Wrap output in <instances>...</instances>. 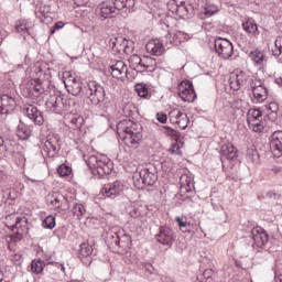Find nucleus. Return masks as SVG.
Listing matches in <instances>:
<instances>
[{
    "label": "nucleus",
    "mask_w": 282,
    "mask_h": 282,
    "mask_svg": "<svg viewBox=\"0 0 282 282\" xmlns=\"http://www.w3.org/2000/svg\"><path fill=\"white\" fill-rule=\"evenodd\" d=\"M117 133L120 140L132 149H137L142 140V133L138 131V123L126 119L117 124Z\"/></svg>",
    "instance_id": "nucleus-1"
},
{
    "label": "nucleus",
    "mask_w": 282,
    "mask_h": 282,
    "mask_svg": "<svg viewBox=\"0 0 282 282\" xmlns=\"http://www.w3.org/2000/svg\"><path fill=\"white\" fill-rule=\"evenodd\" d=\"M87 166L95 176L105 177V175L111 173V161L102 154L90 155L87 159Z\"/></svg>",
    "instance_id": "nucleus-2"
},
{
    "label": "nucleus",
    "mask_w": 282,
    "mask_h": 282,
    "mask_svg": "<svg viewBox=\"0 0 282 282\" xmlns=\"http://www.w3.org/2000/svg\"><path fill=\"white\" fill-rule=\"evenodd\" d=\"M249 89L252 93V102L254 105H261V102L268 100V88H265L263 80L257 77L251 78L249 82Z\"/></svg>",
    "instance_id": "nucleus-3"
},
{
    "label": "nucleus",
    "mask_w": 282,
    "mask_h": 282,
    "mask_svg": "<svg viewBox=\"0 0 282 282\" xmlns=\"http://www.w3.org/2000/svg\"><path fill=\"white\" fill-rule=\"evenodd\" d=\"M134 186L138 189L144 188V186H153L158 182V175L150 172L148 169H143L140 172H135L132 176Z\"/></svg>",
    "instance_id": "nucleus-4"
},
{
    "label": "nucleus",
    "mask_w": 282,
    "mask_h": 282,
    "mask_svg": "<svg viewBox=\"0 0 282 282\" xmlns=\"http://www.w3.org/2000/svg\"><path fill=\"white\" fill-rule=\"evenodd\" d=\"M131 69L134 72H147V69H153L155 67V59L153 57L139 55H131L129 58Z\"/></svg>",
    "instance_id": "nucleus-5"
},
{
    "label": "nucleus",
    "mask_w": 282,
    "mask_h": 282,
    "mask_svg": "<svg viewBox=\"0 0 282 282\" xmlns=\"http://www.w3.org/2000/svg\"><path fill=\"white\" fill-rule=\"evenodd\" d=\"M247 121L249 129H252L256 133H261L265 127V122L263 121V115L259 109H249L247 113Z\"/></svg>",
    "instance_id": "nucleus-6"
},
{
    "label": "nucleus",
    "mask_w": 282,
    "mask_h": 282,
    "mask_svg": "<svg viewBox=\"0 0 282 282\" xmlns=\"http://www.w3.org/2000/svg\"><path fill=\"white\" fill-rule=\"evenodd\" d=\"M63 83L72 96H80V91H83V83L76 79L72 72L66 70L63 73Z\"/></svg>",
    "instance_id": "nucleus-7"
},
{
    "label": "nucleus",
    "mask_w": 282,
    "mask_h": 282,
    "mask_svg": "<svg viewBox=\"0 0 282 282\" xmlns=\"http://www.w3.org/2000/svg\"><path fill=\"white\" fill-rule=\"evenodd\" d=\"M177 94L184 102H194L195 98H197L195 87H193V82L188 79H185L178 84Z\"/></svg>",
    "instance_id": "nucleus-8"
},
{
    "label": "nucleus",
    "mask_w": 282,
    "mask_h": 282,
    "mask_svg": "<svg viewBox=\"0 0 282 282\" xmlns=\"http://www.w3.org/2000/svg\"><path fill=\"white\" fill-rule=\"evenodd\" d=\"M46 202L54 210H68L69 200L58 192L51 193L46 196Z\"/></svg>",
    "instance_id": "nucleus-9"
},
{
    "label": "nucleus",
    "mask_w": 282,
    "mask_h": 282,
    "mask_svg": "<svg viewBox=\"0 0 282 282\" xmlns=\"http://www.w3.org/2000/svg\"><path fill=\"white\" fill-rule=\"evenodd\" d=\"M96 14L101 21L113 19L115 14H118V8L113 2L106 0L97 6Z\"/></svg>",
    "instance_id": "nucleus-10"
},
{
    "label": "nucleus",
    "mask_w": 282,
    "mask_h": 282,
    "mask_svg": "<svg viewBox=\"0 0 282 282\" xmlns=\"http://www.w3.org/2000/svg\"><path fill=\"white\" fill-rule=\"evenodd\" d=\"M88 98L91 105H100V102H105V87L96 82H89Z\"/></svg>",
    "instance_id": "nucleus-11"
},
{
    "label": "nucleus",
    "mask_w": 282,
    "mask_h": 282,
    "mask_svg": "<svg viewBox=\"0 0 282 282\" xmlns=\"http://www.w3.org/2000/svg\"><path fill=\"white\" fill-rule=\"evenodd\" d=\"M250 80V73L243 70H235L230 73L229 76V86L234 91H239L246 83Z\"/></svg>",
    "instance_id": "nucleus-12"
},
{
    "label": "nucleus",
    "mask_w": 282,
    "mask_h": 282,
    "mask_svg": "<svg viewBox=\"0 0 282 282\" xmlns=\"http://www.w3.org/2000/svg\"><path fill=\"white\" fill-rule=\"evenodd\" d=\"M215 50L217 54L220 56V58L228 59L230 56H232L235 50L232 47V43L228 41L227 39L219 37L215 40Z\"/></svg>",
    "instance_id": "nucleus-13"
},
{
    "label": "nucleus",
    "mask_w": 282,
    "mask_h": 282,
    "mask_svg": "<svg viewBox=\"0 0 282 282\" xmlns=\"http://www.w3.org/2000/svg\"><path fill=\"white\" fill-rule=\"evenodd\" d=\"M31 89H34L36 94H41L43 91V80H41V77L43 76V68L41 67V62L35 63L31 70Z\"/></svg>",
    "instance_id": "nucleus-14"
},
{
    "label": "nucleus",
    "mask_w": 282,
    "mask_h": 282,
    "mask_svg": "<svg viewBox=\"0 0 282 282\" xmlns=\"http://www.w3.org/2000/svg\"><path fill=\"white\" fill-rule=\"evenodd\" d=\"M251 239L253 241L252 248L259 250L261 248H265V243H268V234L263 228L256 227L251 230Z\"/></svg>",
    "instance_id": "nucleus-15"
},
{
    "label": "nucleus",
    "mask_w": 282,
    "mask_h": 282,
    "mask_svg": "<svg viewBox=\"0 0 282 282\" xmlns=\"http://www.w3.org/2000/svg\"><path fill=\"white\" fill-rule=\"evenodd\" d=\"M122 191H124V184H122L120 181H116L115 183L104 185L101 188V195H104V197H111V199H113L118 197Z\"/></svg>",
    "instance_id": "nucleus-16"
},
{
    "label": "nucleus",
    "mask_w": 282,
    "mask_h": 282,
    "mask_svg": "<svg viewBox=\"0 0 282 282\" xmlns=\"http://www.w3.org/2000/svg\"><path fill=\"white\" fill-rule=\"evenodd\" d=\"M156 241L163 246H172L175 239V232L171 227H161L159 234L155 235Z\"/></svg>",
    "instance_id": "nucleus-17"
},
{
    "label": "nucleus",
    "mask_w": 282,
    "mask_h": 282,
    "mask_svg": "<svg viewBox=\"0 0 282 282\" xmlns=\"http://www.w3.org/2000/svg\"><path fill=\"white\" fill-rule=\"evenodd\" d=\"M108 239H111V246L119 248H129V243H131V238L122 232H108Z\"/></svg>",
    "instance_id": "nucleus-18"
},
{
    "label": "nucleus",
    "mask_w": 282,
    "mask_h": 282,
    "mask_svg": "<svg viewBox=\"0 0 282 282\" xmlns=\"http://www.w3.org/2000/svg\"><path fill=\"white\" fill-rule=\"evenodd\" d=\"M170 121L172 124H177L180 129H186V127H188V116L178 109H174L170 112Z\"/></svg>",
    "instance_id": "nucleus-19"
},
{
    "label": "nucleus",
    "mask_w": 282,
    "mask_h": 282,
    "mask_svg": "<svg viewBox=\"0 0 282 282\" xmlns=\"http://www.w3.org/2000/svg\"><path fill=\"white\" fill-rule=\"evenodd\" d=\"M128 72L129 67H127V64L122 61H118L111 66V76L112 78H117V80H124Z\"/></svg>",
    "instance_id": "nucleus-20"
},
{
    "label": "nucleus",
    "mask_w": 282,
    "mask_h": 282,
    "mask_svg": "<svg viewBox=\"0 0 282 282\" xmlns=\"http://www.w3.org/2000/svg\"><path fill=\"white\" fill-rule=\"evenodd\" d=\"M25 115L34 124H37L41 127L43 122H45V119H43V113L40 112L39 108H36L34 105H29L24 109Z\"/></svg>",
    "instance_id": "nucleus-21"
},
{
    "label": "nucleus",
    "mask_w": 282,
    "mask_h": 282,
    "mask_svg": "<svg viewBox=\"0 0 282 282\" xmlns=\"http://www.w3.org/2000/svg\"><path fill=\"white\" fill-rule=\"evenodd\" d=\"M270 149L273 155H275V158H281L282 155V131L281 130H278L272 134Z\"/></svg>",
    "instance_id": "nucleus-22"
},
{
    "label": "nucleus",
    "mask_w": 282,
    "mask_h": 282,
    "mask_svg": "<svg viewBox=\"0 0 282 282\" xmlns=\"http://www.w3.org/2000/svg\"><path fill=\"white\" fill-rule=\"evenodd\" d=\"M94 252V247L87 242H83L79 246L78 257L85 263V265H89L91 263V253Z\"/></svg>",
    "instance_id": "nucleus-23"
},
{
    "label": "nucleus",
    "mask_w": 282,
    "mask_h": 282,
    "mask_svg": "<svg viewBox=\"0 0 282 282\" xmlns=\"http://www.w3.org/2000/svg\"><path fill=\"white\" fill-rule=\"evenodd\" d=\"M239 151H237V148L232 145V143L224 144L220 149V158L221 160H230L235 161L238 158Z\"/></svg>",
    "instance_id": "nucleus-24"
},
{
    "label": "nucleus",
    "mask_w": 282,
    "mask_h": 282,
    "mask_svg": "<svg viewBox=\"0 0 282 282\" xmlns=\"http://www.w3.org/2000/svg\"><path fill=\"white\" fill-rule=\"evenodd\" d=\"M145 50L152 56H162L164 54V44L160 40H151L145 44Z\"/></svg>",
    "instance_id": "nucleus-25"
},
{
    "label": "nucleus",
    "mask_w": 282,
    "mask_h": 282,
    "mask_svg": "<svg viewBox=\"0 0 282 282\" xmlns=\"http://www.w3.org/2000/svg\"><path fill=\"white\" fill-rule=\"evenodd\" d=\"M0 107L2 109V113H11V111L17 107V100L10 95H2L0 96Z\"/></svg>",
    "instance_id": "nucleus-26"
},
{
    "label": "nucleus",
    "mask_w": 282,
    "mask_h": 282,
    "mask_svg": "<svg viewBox=\"0 0 282 282\" xmlns=\"http://www.w3.org/2000/svg\"><path fill=\"white\" fill-rule=\"evenodd\" d=\"M34 28V23H32V21L30 20H19L15 24V30L18 34H21V36H23V39H25L26 36H30V32L32 31V29Z\"/></svg>",
    "instance_id": "nucleus-27"
},
{
    "label": "nucleus",
    "mask_w": 282,
    "mask_h": 282,
    "mask_svg": "<svg viewBox=\"0 0 282 282\" xmlns=\"http://www.w3.org/2000/svg\"><path fill=\"white\" fill-rule=\"evenodd\" d=\"M249 58H251V61H252L253 65H256V67H263L265 61H268L265 58V53H263V51H259V50H254V51L250 52Z\"/></svg>",
    "instance_id": "nucleus-28"
},
{
    "label": "nucleus",
    "mask_w": 282,
    "mask_h": 282,
    "mask_svg": "<svg viewBox=\"0 0 282 282\" xmlns=\"http://www.w3.org/2000/svg\"><path fill=\"white\" fill-rule=\"evenodd\" d=\"M181 188L185 191V193H192L193 188H195V183H193V176L188 174H183L180 178Z\"/></svg>",
    "instance_id": "nucleus-29"
},
{
    "label": "nucleus",
    "mask_w": 282,
    "mask_h": 282,
    "mask_svg": "<svg viewBox=\"0 0 282 282\" xmlns=\"http://www.w3.org/2000/svg\"><path fill=\"white\" fill-rule=\"evenodd\" d=\"M242 29L247 34H251V36H259V25H257L253 20H247L242 23Z\"/></svg>",
    "instance_id": "nucleus-30"
},
{
    "label": "nucleus",
    "mask_w": 282,
    "mask_h": 282,
    "mask_svg": "<svg viewBox=\"0 0 282 282\" xmlns=\"http://www.w3.org/2000/svg\"><path fill=\"white\" fill-rule=\"evenodd\" d=\"M170 36V43H173L174 45H180V43H184V41H188V34L182 31H176L169 34Z\"/></svg>",
    "instance_id": "nucleus-31"
},
{
    "label": "nucleus",
    "mask_w": 282,
    "mask_h": 282,
    "mask_svg": "<svg viewBox=\"0 0 282 282\" xmlns=\"http://www.w3.org/2000/svg\"><path fill=\"white\" fill-rule=\"evenodd\" d=\"M17 135L18 138H20V140H28L30 135H32V130L30 129V127L21 123L18 126Z\"/></svg>",
    "instance_id": "nucleus-32"
},
{
    "label": "nucleus",
    "mask_w": 282,
    "mask_h": 282,
    "mask_svg": "<svg viewBox=\"0 0 282 282\" xmlns=\"http://www.w3.org/2000/svg\"><path fill=\"white\" fill-rule=\"evenodd\" d=\"M269 50L273 56H281L282 53V37H276L274 43L269 44Z\"/></svg>",
    "instance_id": "nucleus-33"
},
{
    "label": "nucleus",
    "mask_w": 282,
    "mask_h": 282,
    "mask_svg": "<svg viewBox=\"0 0 282 282\" xmlns=\"http://www.w3.org/2000/svg\"><path fill=\"white\" fill-rule=\"evenodd\" d=\"M7 219H14L15 220V224L11 225V228H12V230H14V228L17 230H19L18 231V239H21L23 237V232H22L23 225L22 224L25 220H23V218H18L17 216H9Z\"/></svg>",
    "instance_id": "nucleus-34"
},
{
    "label": "nucleus",
    "mask_w": 282,
    "mask_h": 282,
    "mask_svg": "<svg viewBox=\"0 0 282 282\" xmlns=\"http://www.w3.org/2000/svg\"><path fill=\"white\" fill-rule=\"evenodd\" d=\"M113 6H116L118 11L124 8L131 9L135 6V0H115Z\"/></svg>",
    "instance_id": "nucleus-35"
},
{
    "label": "nucleus",
    "mask_w": 282,
    "mask_h": 282,
    "mask_svg": "<svg viewBox=\"0 0 282 282\" xmlns=\"http://www.w3.org/2000/svg\"><path fill=\"white\" fill-rule=\"evenodd\" d=\"M44 268H45V262L41 260H33L31 262V272H33V274H41Z\"/></svg>",
    "instance_id": "nucleus-36"
},
{
    "label": "nucleus",
    "mask_w": 282,
    "mask_h": 282,
    "mask_svg": "<svg viewBox=\"0 0 282 282\" xmlns=\"http://www.w3.org/2000/svg\"><path fill=\"white\" fill-rule=\"evenodd\" d=\"M144 215H147V208H144L142 206L134 207L130 212V217H132L133 219H142V217H144Z\"/></svg>",
    "instance_id": "nucleus-37"
},
{
    "label": "nucleus",
    "mask_w": 282,
    "mask_h": 282,
    "mask_svg": "<svg viewBox=\"0 0 282 282\" xmlns=\"http://www.w3.org/2000/svg\"><path fill=\"white\" fill-rule=\"evenodd\" d=\"M86 213H87V210L85 209V205H83V204H76L73 207V215H74V217H77V219H83V217H85Z\"/></svg>",
    "instance_id": "nucleus-38"
},
{
    "label": "nucleus",
    "mask_w": 282,
    "mask_h": 282,
    "mask_svg": "<svg viewBox=\"0 0 282 282\" xmlns=\"http://www.w3.org/2000/svg\"><path fill=\"white\" fill-rule=\"evenodd\" d=\"M176 6L177 14H182V17H186L188 14V10L186 9V4L184 0H173Z\"/></svg>",
    "instance_id": "nucleus-39"
},
{
    "label": "nucleus",
    "mask_w": 282,
    "mask_h": 282,
    "mask_svg": "<svg viewBox=\"0 0 282 282\" xmlns=\"http://www.w3.org/2000/svg\"><path fill=\"white\" fill-rule=\"evenodd\" d=\"M40 14H42V23H52V17L50 15V7H41Z\"/></svg>",
    "instance_id": "nucleus-40"
},
{
    "label": "nucleus",
    "mask_w": 282,
    "mask_h": 282,
    "mask_svg": "<svg viewBox=\"0 0 282 282\" xmlns=\"http://www.w3.org/2000/svg\"><path fill=\"white\" fill-rule=\"evenodd\" d=\"M57 173L61 177H69L72 175V169L67 164H62L58 166Z\"/></svg>",
    "instance_id": "nucleus-41"
},
{
    "label": "nucleus",
    "mask_w": 282,
    "mask_h": 282,
    "mask_svg": "<svg viewBox=\"0 0 282 282\" xmlns=\"http://www.w3.org/2000/svg\"><path fill=\"white\" fill-rule=\"evenodd\" d=\"M43 227L44 228H48L50 230L56 228V218L52 215L47 216L44 220H43Z\"/></svg>",
    "instance_id": "nucleus-42"
},
{
    "label": "nucleus",
    "mask_w": 282,
    "mask_h": 282,
    "mask_svg": "<svg viewBox=\"0 0 282 282\" xmlns=\"http://www.w3.org/2000/svg\"><path fill=\"white\" fill-rule=\"evenodd\" d=\"M219 12V8L215 4H207L203 11L205 17H213V14H217Z\"/></svg>",
    "instance_id": "nucleus-43"
},
{
    "label": "nucleus",
    "mask_w": 282,
    "mask_h": 282,
    "mask_svg": "<svg viewBox=\"0 0 282 282\" xmlns=\"http://www.w3.org/2000/svg\"><path fill=\"white\" fill-rule=\"evenodd\" d=\"M135 91L140 98H147L149 96V89L143 84H137Z\"/></svg>",
    "instance_id": "nucleus-44"
},
{
    "label": "nucleus",
    "mask_w": 282,
    "mask_h": 282,
    "mask_svg": "<svg viewBox=\"0 0 282 282\" xmlns=\"http://www.w3.org/2000/svg\"><path fill=\"white\" fill-rule=\"evenodd\" d=\"M247 160L248 162H251L252 164H257L259 162V153L254 150H251L247 153Z\"/></svg>",
    "instance_id": "nucleus-45"
},
{
    "label": "nucleus",
    "mask_w": 282,
    "mask_h": 282,
    "mask_svg": "<svg viewBox=\"0 0 282 282\" xmlns=\"http://www.w3.org/2000/svg\"><path fill=\"white\" fill-rule=\"evenodd\" d=\"M170 153H172V155H182V148L180 147V143L177 141L172 143L170 148Z\"/></svg>",
    "instance_id": "nucleus-46"
},
{
    "label": "nucleus",
    "mask_w": 282,
    "mask_h": 282,
    "mask_svg": "<svg viewBox=\"0 0 282 282\" xmlns=\"http://www.w3.org/2000/svg\"><path fill=\"white\" fill-rule=\"evenodd\" d=\"M11 261H13L15 265H21V263H23V256H21V253H13L11 257Z\"/></svg>",
    "instance_id": "nucleus-47"
},
{
    "label": "nucleus",
    "mask_w": 282,
    "mask_h": 282,
    "mask_svg": "<svg viewBox=\"0 0 282 282\" xmlns=\"http://www.w3.org/2000/svg\"><path fill=\"white\" fill-rule=\"evenodd\" d=\"M213 274H215V271L213 269H206L200 276L205 279L206 281H210L213 279Z\"/></svg>",
    "instance_id": "nucleus-48"
},
{
    "label": "nucleus",
    "mask_w": 282,
    "mask_h": 282,
    "mask_svg": "<svg viewBox=\"0 0 282 282\" xmlns=\"http://www.w3.org/2000/svg\"><path fill=\"white\" fill-rule=\"evenodd\" d=\"M175 220L177 221L178 227L182 230V232H186V227L188 226V224H186V221H183L180 216H176Z\"/></svg>",
    "instance_id": "nucleus-49"
},
{
    "label": "nucleus",
    "mask_w": 282,
    "mask_h": 282,
    "mask_svg": "<svg viewBox=\"0 0 282 282\" xmlns=\"http://www.w3.org/2000/svg\"><path fill=\"white\" fill-rule=\"evenodd\" d=\"M63 28H65V23L63 22H56L54 24V26L51 29V34H54L56 32V30H63Z\"/></svg>",
    "instance_id": "nucleus-50"
},
{
    "label": "nucleus",
    "mask_w": 282,
    "mask_h": 282,
    "mask_svg": "<svg viewBox=\"0 0 282 282\" xmlns=\"http://www.w3.org/2000/svg\"><path fill=\"white\" fill-rule=\"evenodd\" d=\"M164 129L167 135H172V138H177V131H175L173 128L164 127Z\"/></svg>",
    "instance_id": "nucleus-51"
},
{
    "label": "nucleus",
    "mask_w": 282,
    "mask_h": 282,
    "mask_svg": "<svg viewBox=\"0 0 282 282\" xmlns=\"http://www.w3.org/2000/svg\"><path fill=\"white\" fill-rule=\"evenodd\" d=\"M46 149H52V151H56V143L52 142V139L45 142Z\"/></svg>",
    "instance_id": "nucleus-52"
},
{
    "label": "nucleus",
    "mask_w": 282,
    "mask_h": 282,
    "mask_svg": "<svg viewBox=\"0 0 282 282\" xmlns=\"http://www.w3.org/2000/svg\"><path fill=\"white\" fill-rule=\"evenodd\" d=\"M73 2L75 3V6H77V8H80L83 6H87L89 3V0H73Z\"/></svg>",
    "instance_id": "nucleus-53"
},
{
    "label": "nucleus",
    "mask_w": 282,
    "mask_h": 282,
    "mask_svg": "<svg viewBox=\"0 0 282 282\" xmlns=\"http://www.w3.org/2000/svg\"><path fill=\"white\" fill-rule=\"evenodd\" d=\"M156 118H158L159 122H162V124H164V122H166V120H167L166 115H162V113H158Z\"/></svg>",
    "instance_id": "nucleus-54"
},
{
    "label": "nucleus",
    "mask_w": 282,
    "mask_h": 282,
    "mask_svg": "<svg viewBox=\"0 0 282 282\" xmlns=\"http://www.w3.org/2000/svg\"><path fill=\"white\" fill-rule=\"evenodd\" d=\"M275 282H282V273H281V271H275Z\"/></svg>",
    "instance_id": "nucleus-55"
},
{
    "label": "nucleus",
    "mask_w": 282,
    "mask_h": 282,
    "mask_svg": "<svg viewBox=\"0 0 282 282\" xmlns=\"http://www.w3.org/2000/svg\"><path fill=\"white\" fill-rule=\"evenodd\" d=\"M275 85H279V87H282V77L275 78Z\"/></svg>",
    "instance_id": "nucleus-56"
},
{
    "label": "nucleus",
    "mask_w": 282,
    "mask_h": 282,
    "mask_svg": "<svg viewBox=\"0 0 282 282\" xmlns=\"http://www.w3.org/2000/svg\"><path fill=\"white\" fill-rule=\"evenodd\" d=\"M3 39H6V35L3 34L0 28V45L3 43Z\"/></svg>",
    "instance_id": "nucleus-57"
},
{
    "label": "nucleus",
    "mask_w": 282,
    "mask_h": 282,
    "mask_svg": "<svg viewBox=\"0 0 282 282\" xmlns=\"http://www.w3.org/2000/svg\"><path fill=\"white\" fill-rule=\"evenodd\" d=\"M3 281V271L0 270V282Z\"/></svg>",
    "instance_id": "nucleus-58"
},
{
    "label": "nucleus",
    "mask_w": 282,
    "mask_h": 282,
    "mask_svg": "<svg viewBox=\"0 0 282 282\" xmlns=\"http://www.w3.org/2000/svg\"><path fill=\"white\" fill-rule=\"evenodd\" d=\"M127 107H131V104H128V105L123 108L124 113H127Z\"/></svg>",
    "instance_id": "nucleus-59"
},
{
    "label": "nucleus",
    "mask_w": 282,
    "mask_h": 282,
    "mask_svg": "<svg viewBox=\"0 0 282 282\" xmlns=\"http://www.w3.org/2000/svg\"><path fill=\"white\" fill-rule=\"evenodd\" d=\"M0 147H3V138L0 137Z\"/></svg>",
    "instance_id": "nucleus-60"
},
{
    "label": "nucleus",
    "mask_w": 282,
    "mask_h": 282,
    "mask_svg": "<svg viewBox=\"0 0 282 282\" xmlns=\"http://www.w3.org/2000/svg\"><path fill=\"white\" fill-rule=\"evenodd\" d=\"M274 173H279V171H281V169L276 167V169H273Z\"/></svg>",
    "instance_id": "nucleus-61"
},
{
    "label": "nucleus",
    "mask_w": 282,
    "mask_h": 282,
    "mask_svg": "<svg viewBox=\"0 0 282 282\" xmlns=\"http://www.w3.org/2000/svg\"><path fill=\"white\" fill-rule=\"evenodd\" d=\"M267 195L268 197H272V192H269Z\"/></svg>",
    "instance_id": "nucleus-62"
},
{
    "label": "nucleus",
    "mask_w": 282,
    "mask_h": 282,
    "mask_svg": "<svg viewBox=\"0 0 282 282\" xmlns=\"http://www.w3.org/2000/svg\"><path fill=\"white\" fill-rule=\"evenodd\" d=\"M240 102H241V100H238V105H237L238 108L241 107Z\"/></svg>",
    "instance_id": "nucleus-63"
},
{
    "label": "nucleus",
    "mask_w": 282,
    "mask_h": 282,
    "mask_svg": "<svg viewBox=\"0 0 282 282\" xmlns=\"http://www.w3.org/2000/svg\"><path fill=\"white\" fill-rule=\"evenodd\" d=\"M200 282H206V281H204V280L200 278Z\"/></svg>",
    "instance_id": "nucleus-64"
}]
</instances>
